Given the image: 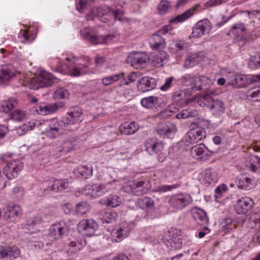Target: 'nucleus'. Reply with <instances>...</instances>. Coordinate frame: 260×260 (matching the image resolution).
Instances as JSON below:
<instances>
[{
	"instance_id": "obj_45",
	"label": "nucleus",
	"mask_w": 260,
	"mask_h": 260,
	"mask_svg": "<svg viewBox=\"0 0 260 260\" xmlns=\"http://www.w3.org/2000/svg\"><path fill=\"white\" fill-rule=\"evenodd\" d=\"M181 236L177 234H173L170 238V243L175 249H180L182 247Z\"/></svg>"
},
{
	"instance_id": "obj_38",
	"label": "nucleus",
	"mask_w": 260,
	"mask_h": 260,
	"mask_svg": "<svg viewBox=\"0 0 260 260\" xmlns=\"http://www.w3.org/2000/svg\"><path fill=\"white\" fill-rule=\"evenodd\" d=\"M196 10V8L195 7H193L187 10L181 14L176 16L172 20V22H177L180 23L185 21L194 15Z\"/></svg>"
},
{
	"instance_id": "obj_35",
	"label": "nucleus",
	"mask_w": 260,
	"mask_h": 260,
	"mask_svg": "<svg viewBox=\"0 0 260 260\" xmlns=\"http://www.w3.org/2000/svg\"><path fill=\"white\" fill-rule=\"evenodd\" d=\"M236 182L238 188L241 189L248 190L253 187V185L251 183V179L249 177L237 178Z\"/></svg>"
},
{
	"instance_id": "obj_7",
	"label": "nucleus",
	"mask_w": 260,
	"mask_h": 260,
	"mask_svg": "<svg viewBox=\"0 0 260 260\" xmlns=\"http://www.w3.org/2000/svg\"><path fill=\"white\" fill-rule=\"evenodd\" d=\"M115 182L113 179L106 183L99 184L98 186L94 185L93 186L86 185L84 190L82 191V193L86 194H89L91 196H102L103 194L106 193L112 188V184Z\"/></svg>"
},
{
	"instance_id": "obj_41",
	"label": "nucleus",
	"mask_w": 260,
	"mask_h": 260,
	"mask_svg": "<svg viewBox=\"0 0 260 260\" xmlns=\"http://www.w3.org/2000/svg\"><path fill=\"white\" fill-rule=\"evenodd\" d=\"M187 48V43L184 40H178L173 42L171 44L170 49L173 53H179L180 52H184Z\"/></svg>"
},
{
	"instance_id": "obj_32",
	"label": "nucleus",
	"mask_w": 260,
	"mask_h": 260,
	"mask_svg": "<svg viewBox=\"0 0 260 260\" xmlns=\"http://www.w3.org/2000/svg\"><path fill=\"white\" fill-rule=\"evenodd\" d=\"M133 195L141 196L147 191L146 182L145 181H133Z\"/></svg>"
},
{
	"instance_id": "obj_56",
	"label": "nucleus",
	"mask_w": 260,
	"mask_h": 260,
	"mask_svg": "<svg viewBox=\"0 0 260 260\" xmlns=\"http://www.w3.org/2000/svg\"><path fill=\"white\" fill-rule=\"evenodd\" d=\"M93 1L94 0H77V10L81 13H83V10L85 9L88 5H91Z\"/></svg>"
},
{
	"instance_id": "obj_31",
	"label": "nucleus",
	"mask_w": 260,
	"mask_h": 260,
	"mask_svg": "<svg viewBox=\"0 0 260 260\" xmlns=\"http://www.w3.org/2000/svg\"><path fill=\"white\" fill-rule=\"evenodd\" d=\"M15 73L13 69L4 67L0 70V85L7 84L14 77Z\"/></svg>"
},
{
	"instance_id": "obj_57",
	"label": "nucleus",
	"mask_w": 260,
	"mask_h": 260,
	"mask_svg": "<svg viewBox=\"0 0 260 260\" xmlns=\"http://www.w3.org/2000/svg\"><path fill=\"white\" fill-rule=\"evenodd\" d=\"M180 186V183H176L172 185H161L158 186L157 191L159 192L169 191L179 187Z\"/></svg>"
},
{
	"instance_id": "obj_28",
	"label": "nucleus",
	"mask_w": 260,
	"mask_h": 260,
	"mask_svg": "<svg viewBox=\"0 0 260 260\" xmlns=\"http://www.w3.org/2000/svg\"><path fill=\"white\" fill-rule=\"evenodd\" d=\"M119 129L121 133L129 135L137 132L139 129V126L137 123L134 121L131 122H126L121 124L119 126Z\"/></svg>"
},
{
	"instance_id": "obj_60",
	"label": "nucleus",
	"mask_w": 260,
	"mask_h": 260,
	"mask_svg": "<svg viewBox=\"0 0 260 260\" xmlns=\"http://www.w3.org/2000/svg\"><path fill=\"white\" fill-rule=\"evenodd\" d=\"M44 217L42 214H37L34 218L28 221V224L36 225L45 221Z\"/></svg>"
},
{
	"instance_id": "obj_18",
	"label": "nucleus",
	"mask_w": 260,
	"mask_h": 260,
	"mask_svg": "<svg viewBox=\"0 0 260 260\" xmlns=\"http://www.w3.org/2000/svg\"><path fill=\"white\" fill-rule=\"evenodd\" d=\"M146 150L150 155L158 153L164 149V144L162 141H158L155 138H149L145 143Z\"/></svg>"
},
{
	"instance_id": "obj_52",
	"label": "nucleus",
	"mask_w": 260,
	"mask_h": 260,
	"mask_svg": "<svg viewBox=\"0 0 260 260\" xmlns=\"http://www.w3.org/2000/svg\"><path fill=\"white\" fill-rule=\"evenodd\" d=\"M90 210L89 205L86 202H80L77 204L76 212L78 215H83Z\"/></svg>"
},
{
	"instance_id": "obj_13",
	"label": "nucleus",
	"mask_w": 260,
	"mask_h": 260,
	"mask_svg": "<svg viewBox=\"0 0 260 260\" xmlns=\"http://www.w3.org/2000/svg\"><path fill=\"white\" fill-rule=\"evenodd\" d=\"M98 229V224L92 219L82 220L78 224V229L79 232L87 236H93Z\"/></svg>"
},
{
	"instance_id": "obj_12",
	"label": "nucleus",
	"mask_w": 260,
	"mask_h": 260,
	"mask_svg": "<svg viewBox=\"0 0 260 260\" xmlns=\"http://www.w3.org/2000/svg\"><path fill=\"white\" fill-rule=\"evenodd\" d=\"M49 232L53 239H60L68 235L69 227L65 221H60L50 226Z\"/></svg>"
},
{
	"instance_id": "obj_16",
	"label": "nucleus",
	"mask_w": 260,
	"mask_h": 260,
	"mask_svg": "<svg viewBox=\"0 0 260 260\" xmlns=\"http://www.w3.org/2000/svg\"><path fill=\"white\" fill-rule=\"evenodd\" d=\"M156 86V81L155 79L149 77H143L137 83L138 90L142 92L154 89Z\"/></svg>"
},
{
	"instance_id": "obj_2",
	"label": "nucleus",
	"mask_w": 260,
	"mask_h": 260,
	"mask_svg": "<svg viewBox=\"0 0 260 260\" xmlns=\"http://www.w3.org/2000/svg\"><path fill=\"white\" fill-rule=\"evenodd\" d=\"M83 119L81 109L76 108L68 113L66 117V122L63 120H53L50 122L46 129L47 137L50 138H55L61 135L63 131L68 128L69 124L78 123Z\"/></svg>"
},
{
	"instance_id": "obj_30",
	"label": "nucleus",
	"mask_w": 260,
	"mask_h": 260,
	"mask_svg": "<svg viewBox=\"0 0 260 260\" xmlns=\"http://www.w3.org/2000/svg\"><path fill=\"white\" fill-rule=\"evenodd\" d=\"M228 84L236 88H243L246 85V77L241 75H234L229 79Z\"/></svg>"
},
{
	"instance_id": "obj_10",
	"label": "nucleus",
	"mask_w": 260,
	"mask_h": 260,
	"mask_svg": "<svg viewBox=\"0 0 260 260\" xmlns=\"http://www.w3.org/2000/svg\"><path fill=\"white\" fill-rule=\"evenodd\" d=\"M23 165L20 160H14L7 162L6 166L3 169V173L10 180L17 176L18 173L23 168Z\"/></svg>"
},
{
	"instance_id": "obj_26",
	"label": "nucleus",
	"mask_w": 260,
	"mask_h": 260,
	"mask_svg": "<svg viewBox=\"0 0 260 260\" xmlns=\"http://www.w3.org/2000/svg\"><path fill=\"white\" fill-rule=\"evenodd\" d=\"M191 212L193 218L198 224L203 225L208 223V218L204 210L196 207L191 210Z\"/></svg>"
},
{
	"instance_id": "obj_22",
	"label": "nucleus",
	"mask_w": 260,
	"mask_h": 260,
	"mask_svg": "<svg viewBox=\"0 0 260 260\" xmlns=\"http://www.w3.org/2000/svg\"><path fill=\"white\" fill-rule=\"evenodd\" d=\"M59 109L57 104L38 105L35 107V111L39 114L46 115L52 114Z\"/></svg>"
},
{
	"instance_id": "obj_15",
	"label": "nucleus",
	"mask_w": 260,
	"mask_h": 260,
	"mask_svg": "<svg viewBox=\"0 0 260 260\" xmlns=\"http://www.w3.org/2000/svg\"><path fill=\"white\" fill-rule=\"evenodd\" d=\"M206 131L201 127H193L185 136V141L189 143H196L206 137Z\"/></svg>"
},
{
	"instance_id": "obj_21",
	"label": "nucleus",
	"mask_w": 260,
	"mask_h": 260,
	"mask_svg": "<svg viewBox=\"0 0 260 260\" xmlns=\"http://www.w3.org/2000/svg\"><path fill=\"white\" fill-rule=\"evenodd\" d=\"M246 28L243 23H236L230 29L228 35H231L237 41H242Z\"/></svg>"
},
{
	"instance_id": "obj_62",
	"label": "nucleus",
	"mask_w": 260,
	"mask_h": 260,
	"mask_svg": "<svg viewBox=\"0 0 260 260\" xmlns=\"http://www.w3.org/2000/svg\"><path fill=\"white\" fill-rule=\"evenodd\" d=\"M34 239L31 240L29 241V243L31 246H34L35 247H38L39 248H42L44 245V242L42 241L41 240H39L38 238V236L36 237H34Z\"/></svg>"
},
{
	"instance_id": "obj_33",
	"label": "nucleus",
	"mask_w": 260,
	"mask_h": 260,
	"mask_svg": "<svg viewBox=\"0 0 260 260\" xmlns=\"http://www.w3.org/2000/svg\"><path fill=\"white\" fill-rule=\"evenodd\" d=\"M21 214L22 211L20 206L17 205H13L8 207L5 216L7 219H11L20 216ZM14 220L15 219H12V221H14Z\"/></svg>"
},
{
	"instance_id": "obj_51",
	"label": "nucleus",
	"mask_w": 260,
	"mask_h": 260,
	"mask_svg": "<svg viewBox=\"0 0 260 260\" xmlns=\"http://www.w3.org/2000/svg\"><path fill=\"white\" fill-rule=\"evenodd\" d=\"M107 206L117 207L121 203V199L117 195H110L107 200Z\"/></svg>"
},
{
	"instance_id": "obj_1",
	"label": "nucleus",
	"mask_w": 260,
	"mask_h": 260,
	"mask_svg": "<svg viewBox=\"0 0 260 260\" xmlns=\"http://www.w3.org/2000/svg\"><path fill=\"white\" fill-rule=\"evenodd\" d=\"M180 80L184 85L190 86L191 92L201 90H205L198 103L202 106L200 103L204 102L203 106L207 105L213 115L219 116L224 113V103L221 101L214 98L213 95H214L215 91L212 89H208L211 81L208 77L205 76L193 77L189 75H185L180 78Z\"/></svg>"
},
{
	"instance_id": "obj_63",
	"label": "nucleus",
	"mask_w": 260,
	"mask_h": 260,
	"mask_svg": "<svg viewBox=\"0 0 260 260\" xmlns=\"http://www.w3.org/2000/svg\"><path fill=\"white\" fill-rule=\"evenodd\" d=\"M174 80V78L173 77L167 78L166 79L165 84L160 87L161 90L166 91L169 89L172 86V82Z\"/></svg>"
},
{
	"instance_id": "obj_4",
	"label": "nucleus",
	"mask_w": 260,
	"mask_h": 260,
	"mask_svg": "<svg viewBox=\"0 0 260 260\" xmlns=\"http://www.w3.org/2000/svg\"><path fill=\"white\" fill-rule=\"evenodd\" d=\"M81 36L84 39L90 41L94 45L99 44H109L118 39V35L116 33H112L105 36H98L92 34L89 28L81 30Z\"/></svg>"
},
{
	"instance_id": "obj_43",
	"label": "nucleus",
	"mask_w": 260,
	"mask_h": 260,
	"mask_svg": "<svg viewBox=\"0 0 260 260\" xmlns=\"http://www.w3.org/2000/svg\"><path fill=\"white\" fill-rule=\"evenodd\" d=\"M250 168L253 172L260 173V157L256 155L249 157Z\"/></svg>"
},
{
	"instance_id": "obj_58",
	"label": "nucleus",
	"mask_w": 260,
	"mask_h": 260,
	"mask_svg": "<svg viewBox=\"0 0 260 260\" xmlns=\"http://www.w3.org/2000/svg\"><path fill=\"white\" fill-rule=\"evenodd\" d=\"M38 238L39 240H41L42 241L44 242V245H51L52 242L55 239H53V237L51 236L50 232L48 234H42L41 235H38Z\"/></svg>"
},
{
	"instance_id": "obj_42",
	"label": "nucleus",
	"mask_w": 260,
	"mask_h": 260,
	"mask_svg": "<svg viewBox=\"0 0 260 260\" xmlns=\"http://www.w3.org/2000/svg\"><path fill=\"white\" fill-rule=\"evenodd\" d=\"M52 186L54 191L58 192L68 189L70 187V183L67 180H55Z\"/></svg>"
},
{
	"instance_id": "obj_11",
	"label": "nucleus",
	"mask_w": 260,
	"mask_h": 260,
	"mask_svg": "<svg viewBox=\"0 0 260 260\" xmlns=\"http://www.w3.org/2000/svg\"><path fill=\"white\" fill-rule=\"evenodd\" d=\"M254 201L250 197H244L236 202L234 208L238 214H246L253 208Z\"/></svg>"
},
{
	"instance_id": "obj_24",
	"label": "nucleus",
	"mask_w": 260,
	"mask_h": 260,
	"mask_svg": "<svg viewBox=\"0 0 260 260\" xmlns=\"http://www.w3.org/2000/svg\"><path fill=\"white\" fill-rule=\"evenodd\" d=\"M19 254V250L16 247L0 246V258H15L18 257Z\"/></svg>"
},
{
	"instance_id": "obj_23",
	"label": "nucleus",
	"mask_w": 260,
	"mask_h": 260,
	"mask_svg": "<svg viewBox=\"0 0 260 260\" xmlns=\"http://www.w3.org/2000/svg\"><path fill=\"white\" fill-rule=\"evenodd\" d=\"M97 17L103 22L110 21L113 16V10L108 7H100L96 8Z\"/></svg>"
},
{
	"instance_id": "obj_6",
	"label": "nucleus",
	"mask_w": 260,
	"mask_h": 260,
	"mask_svg": "<svg viewBox=\"0 0 260 260\" xmlns=\"http://www.w3.org/2000/svg\"><path fill=\"white\" fill-rule=\"evenodd\" d=\"M192 202V197L186 193L175 194L171 196L169 200V205L177 210H182Z\"/></svg>"
},
{
	"instance_id": "obj_46",
	"label": "nucleus",
	"mask_w": 260,
	"mask_h": 260,
	"mask_svg": "<svg viewBox=\"0 0 260 260\" xmlns=\"http://www.w3.org/2000/svg\"><path fill=\"white\" fill-rule=\"evenodd\" d=\"M118 217V214L114 211L104 212L100 217L101 220L103 223H111L115 221Z\"/></svg>"
},
{
	"instance_id": "obj_61",
	"label": "nucleus",
	"mask_w": 260,
	"mask_h": 260,
	"mask_svg": "<svg viewBox=\"0 0 260 260\" xmlns=\"http://www.w3.org/2000/svg\"><path fill=\"white\" fill-rule=\"evenodd\" d=\"M229 0H210L205 4L206 7H213L221 5L228 2Z\"/></svg>"
},
{
	"instance_id": "obj_44",
	"label": "nucleus",
	"mask_w": 260,
	"mask_h": 260,
	"mask_svg": "<svg viewBox=\"0 0 260 260\" xmlns=\"http://www.w3.org/2000/svg\"><path fill=\"white\" fill-rule=\"evenodd\" d=\"M200 53H197L190 55L185 59L184 61V66L187 68L194 66L202 59L201 56H200Z\"/></svg>"
},
{
	"instance_id": "obj_47",
	"label": "nucleus",
	"mask_w": 260,
	"mask_h": 260,
	"mask_svg": "<svg viewBox=\"0 0 260 260\" xmlns=\"http://www.w3.org/2000/svg\"><path fill=\"white\" fill-rule=\"evenodd\" d=\"M54 181L46 180L42 182L40 186V192H38L39 196H42L50 191H54L52 185Z\"/></svg>"
},
{
	"instance_id": "obj_27",
	"label": "nucleus",
	"mask_w": 260,
	"mask_h": 260,
	"mask_svg": "<svg viewBox=\"0 0 260 260\" xmlns=\"http://www.w3.org/2000/svg\"><path fill=\"white\" fill-rule=\"evenodd\" d=\"M169 57L167 52L161 50L152 56V63L156 67H161L167 62Z\"/></svg>"
},
{
	"instance_id": "obj_36",
	"label": "nucleus",
	"mask_w": 260,
	"mask_h": 260,
	"mask_svg": "<svg viewBox=\"0 0 260 260\" xmlns=\"http://www.w3.org/2000/svg\"><path fill=\"white\" fill-rule=\"evenodd\" d=\"M158 103V98L155 96H149L142 98L141 100V105L147 109L155 107Z\"/></svg>"
},
{
	"instance_id": "obj_53",
	"label": "nucleus",
	"mask_w": 260,
	"mask_h": 260,
	"mask_svg": "<svg viewBox=\"0 0 260 260\" xmlns=\"http://www.w3.org/2000/svg\"><path fill=\"white\" fill-rule=\"evenodd\" d=\"M69 92L67 89L63 87L59 88L54 93L53 98L55 100L65 99L68 98Z\"/></svg>"
},
{
	"instance_id": "obj_64",
	"label": "nucleus",
	"mask_w": 260,
	"mask_h": 260,
	"mask_svg": "<svg viewBox=\"0 0 260 260\" xmlns=\"http://www.w3.org/2000/svg\"><path fill=\"white\" fill-rule=\"evenodd\" d=\"M122 189L125 192L133 194V181L124 183L122 187Z\"/></svg>"
},
{
	"instance_id": "obj_55",
	"label": "nucleus",
	"mask_w": 260,
	"mask_h": 260,
	"mask_svg": "<svg viewBox=\"0 0 260 260\" xmlns=\"http://www.w3.org/2000/svg\"><path fill=\"white\" fill-rule=\"evenodd\" d=\"M139 73L138 72H132L130 75L125 77L120 82V86H122L124 85H128L131 82H135L137 78V76Z\"/></svg>"
},
{
	"instance_id": "obj_34",
	"label": "nucleus",
	"mask_w": 260,
	"mask_h": 260,
	"mask_svg": "<svg viewBox=\"0 0 260 260\" xmlns=\"http://www.w3.org/2000/svg\"><path fill=\"white\" fill-rule=\"evenodd\" d=\"M74 174L77 176L87 178L92 174V168L91 166H80L74 170Z\"/></svg>"
},
{
	"instance_id": "obj_54",
	"label": "nucleus",
	"mask_w": 260,
	"mask_h": 260,
	"mask_svg": "<svg viewBox=\"0 0 260 260\" xmlns=\"http://www.w3.org/2000/svg\"><path fill=\"white\" fill-rule=\"evenodd\" d=\"M25 116V112L20 110H15L10 114V118L16 121H21L23 120Z\"/></svg>"
},
{
	"instance_id": "obj_59",
	"label": "nucleus",
	"mask_w": 260,
	"mask_h": 260,
	"mask_svg": "<svg viewBox=\"0 0 260 260\" xmlns=\"http://www.w3.org/2000/svg\"><path fill=\"white\" fill-rule=\"evenodd\" d=\"M247 96L248 99L252 102H260V88L249 93Z\"/></svg>"
},
{
	"instance_id": "obj_40",
	"label": "nucleus",
	"mask_w": 260,
	"mask_h": 260,
	"mask_svg": "<svg viewBox=\"0 0 260 260\" xmlns=\"http://www.w3.org/2000/svg\"><path fill=\"white\" fill-rule=\"evenodd\" d=\"M124 76V73L121 72L119 74H114L110 75L105 77L103 78L102 82L103 85L108 86L113 84V83L118 81L120 79H122Z\"/></svg>"
},
{
	"instance_id": "obj_3",
	"label": "nucleus",
	"mask_w": 260,
	"mask_h": 260,
	"mask_svg": "<svg viewBox=\"0 0 260 260\" xmlns=\"http://www.w3.org/2000/svg\"><path fill=\"white\" fill-rule=\"evenodd\" d=\"M87 62L85 64H80L78 67L72 66L69 64H66L68 71L66 72L62 67H56L55 71L61 74H68L71 76L79 77L93 73L92 70L89 69V67L91 64L90 58L86 57Z\"/></svg>"
},
{
	"instance_id": "obj_50",
	"label": "nucleus",
	"mask_w": 260,
	"mask_h": 260,
	"mask_svg": "<svg viewBox=\"0 0 260 260\" xmlns=\"http://www.w3.org/2000/svg\"><path fill=\"white\" fill-rule=\"evenodd\" d=\"M74 144L70 140L64 141L62 145L57 148V151L62 154H66L74 149Z\"/></svg>"
},
{
	"instance_id": "obj_29",
	"label": "nucleus",
	"mask_w": 260,
	"mask_h": 260,
	"mask_svg": "<svg viewBox=\"0 0 260 260\" xmlns=\"http://www.w3.org/2000/svg\"><path fill=\"white\" fill-rule=\"evenodd\" d=\"M138 204L140 208L148 213H151L154 210V201L148 197H144L139 199Z\"/></svg>"
},
{
	"instance_id": "obj_20",
	"label": "nucleus",
	"mask_w": 260,
	"mask_h": 260,
	"mask_svg": "<svg viewBox=\"0 0 260 260\" xmlns=\"http://www.w3.org/2000/svg\"><path fill=\"white\" fill-rule=\"evenodd\" d=\"M166 32L167 30L164 28L162 30L158 31V34H154L152 35L149 40V44L152 49H161L164 48L166 43L161 34Z\"/></svg>"
},
{
	"instance_id": "obj_9",
	"label": "nucleus",
	"mask_w": 260,
	"mask_h": 260,
	"mask_svg": "<svg viewBox=\"0 0 260 260\" xmlns=\"http://www.w3.org/2000/svg\"><path fill=\"white\" fill-rule=\"evenodd\" d=\"M156 132L164 139H172L177 132V127L173 123L167 121L159 124L156 127Z\"/></svg>"
},
{
	"instance_id": "obj_14",
	"label": "nucleus",
	"mask_w": 260,
	"mask_h": 260,
	"mask_svg": "<svg viewBox=\"0 0 260 260\" xmlns=\"http://www.w3.org/2000/svg\"><path fill=\"white\" fill-rule=\"evenodd\" d=\"M132 229V224L128 222H123L120 223L116 231L112 233L113 240L116 242L121 241L129 235Z\"/></svg>"
},
{
	"instance_id": "obj_19",
	"label": "nucleus",
	"mask_w": 260,
	"mask_h": 260,
	"mask_svg": "<svg viewBox=\"0 0 260 260\" xmlns=\"http://www.w3.org/2000/svg\"><path fill=\"white\" fill-rule=\"evenodd\" d=\"M211 27L208 21H199L196 26L192 28L191 35L193 38H198L209 33Z\"/></svg>"
},
{
	"instance_id": "obj_17",
	"label": "nucleus",
	"mask_w": 260,
	"mask_h": 260,
	"mask_svg": "<svg viewBox=\"0 0 260 260\" xmlns=\"http://www.w3.org/2000/svg\"><path fill=\"white\" fill-rule=\"evenodd\" d=\"M148 60L147 55L142 52H136L128 56V61L136 69H140L146 65Z\"/></svg>"
},
{
	"instance_id": "obj_39",
	"label": "nucleus",
	"mask_w": 260,
	"mask_h": 260,
	"mask_svg": "<svg viewBox=\"0 0 260 260\" xmlns=\"http://www.w3.org/2000/svg\"><path fill=\"white\" fill-rule=\"evenodd\" d=\"M86 241L84 239L75 240L70 242L69 250L70 252H76L82 249L85 245Z\"/></svg>"
},
{
	"instance_id": "obj_49",
	"label": "nucleus",
	"mask_w": 260,
	"mask_h": 260,
	"mask_svg": "<svg viewBox=\"0 0 260 260\" xmlns=\"http://www.w3.org/2000/svg\"><path fill=\"white\" fill-rule=\"evenodd\" d=\"M248 67L252 70L260 68V53L251 56L248 60Z\"/></svg>"
},
{
	"instance_id": "obj_5",
	"label": "nucleus",
	"mask_w": 260,
	"mask_h": 260,
	"mask_svg": "<svg viewBox=\"0 0 260 260\" xmlns=\"http://www.w3.org/2000/svg\"><path fill=\"white\" fill-rule=\"evenodd\" d=\"M58 78L54 77L51 73L43 72L40 76L32 79L30 88L38 89L40 88L48 87L55 82H58Z\"/></svg>"
},
{
	"instance_id": "obj_25",
	"label": "nucleus",
	"mask_w": 260,
	"mask_h": 260,
	"mask_svg": "<svg viewBox=\"0 0 260 260\" xmlns=\"http://www.w3.org/2000/svg\"><path fill=\"white\" fill-rule=\"evenodd\" d=\"M202 183L208 185L211 183H215L218 180L217 174L211 168L206 169L202 174Z\"/></svg>"
},
{
	"instance_id": "obj_37",
	"label": "nucleus",
	"mask_w": 260,
	"mask_h": 260,
	"mask_svg": "<svg viewBox=\"0 0 260 260\" xmlns=\"http://www.w3.org/2000/svg\"><path fill=\"white\" fill-rule=\"evenodd\" d=\"M18 103L15 99H9L1 102L0 105V111L5 113L9 112L13 108L15 107Z\"/></svg>"
},
{
	"instance_id": "obj_8",
	"label": "nucleus",
	"mask_w": 260,
	"mask_h": 260,
	"mask_svg": "<svg viewBox=\"0 0 260 260\" xmlns=\"http://www.w3.org/2000/svg\"><path fill=\"white\" fill-rule=\"evenodd\" d=\"M191 156L197 160L206 161L213 154L212 151L209 150L203 144H199L193 146L190 151Z\"/></svg>"
},
{
	"instance_id": "obj_48",
	"label": "nucleus",
	"mask_w": 260,
	"mask_h": 260,
	"mask_svg": "<svg viewBox=\"0 0 260 260\" xmlns=\"http://www.w3.org/2000/svg\"><path fill=\"white\" fill-rule=\"evenodd\" d=\"M198 114V112L196 110L183 109L176 115L177 119H184L190 117H194Z\"/></svg>"
}]
</instances>
